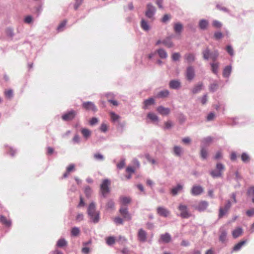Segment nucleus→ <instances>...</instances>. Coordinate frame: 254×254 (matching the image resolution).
<instances>
[{"label": "nucleus", "mask_w": 254, "mask_h": 254, "mask_svg": "<svg viewBox=\"0 0 254 254\" xmlns=\"http://www.w3.org/2000/svg\"><path fill=\"white\" fill-rule=\"evenodd\" d=\"M96 209L95 203L94 202H91L87 209V213L94 223H97L100 220V212L97 211Z\"/></svg>", "instance_id": "nucleus-1"}, {"label": "nucleus", "mask_w": 254, "mask_h": 254, "mask_svg": "<svg viewBox=\"0 0 254 254\" xmlns=\"http://www.w3.org/2000/svg\"><path fill=\"white\" fill-rule=\"evenodd\" d=\"M203 58L205 60H208L209 59H211L213 62H215L219 56V53L217 50H214L211 52L210 50L207 47L203 50L202 52Z\"/></svg>", "instance_id": "nucleus-2"}, {"label": "nucleus", "mask_w": 254, "mask_h": 254, "mask_svg": "<svg viewBox=\"0 0 254 254\" xmlns=\"http://www.w3.org/2000/svg\"><path fill=\"white\" fill-rule=\"evenodd\" d=\"M216 170H214L210 172V175L213 178L221 177L222 176V172L225 169V167L223 164L221 163H218L216 164Z\"/></svg>", "instance_id": "nucleus-3"}, {"label": "nucleus", "mask_w": 254, "mask_h": 254, "mask_svg": "<svg viewBox=\"0 0 254 254\" xmlns=\"http://www.w3.org/2000/svg\"><path fill=\"white\" fill-rule=\"evenodd\" d=\"M111 182L108 179H105L103 181L102 183L100 186V190L102 195L104 197H106L108 193L110 192L109 186Z\"/></svg>", "instance_id": "nucleus-4"}, {"label": "nucleus", "mask_w": 254, "mask_h": 254, "mask_svg": "<svg viewBox=\"0 0 254 254\" xmlns=\"http://www.w3.org/2000/svg\"><path fill=\"white\" fill-rule=\"evenodd\" d=\"M156 11L155 7L151 3H149L146 5V10L145 12V15L148 18L153 20Z\"/></svg>", "instance_id": "nucleus-5"}, {"label": "nucleus", "mask_w": 254, "mask_h": 254, "mask_svg": "<svg viewBox=\"0 0 254 254\" xmlns=\"http://www.w3.org/2000/svg\"><path fill=\"white\" fill-rule=\"evenodd\" d=\"M178 209L181 212L180 216L182 218H189L191 216V214L189 211L187 205L180 204L178 206Z\"/></svg>", "instance_id": "nucleus-6"}, {"label": "nucleus", "mask_w": 254, "mask_h": 254, "mask_svg": "<svg viewBox=\"0 0 254 254\" xmlns=\"http://www.w3.org/2000/svg\"><path fill=\"white\" fill-rule=\"evenodd\" d=\"M185 75L187 79L191 81L195 77L194 67L191 65L188 66L186 69Z\"/></svg>", "instance_id": "nucleus-7"}, {"label": "nucleus", "mask_w": 254, "mask_h": 254, "mask_svg": "<svg viewBox=\"0 0 254 254\" xmlns=\"http://www.w3.org/2000/svg\"><path fill=\"white\" fill-rule=\"evenodd\" d=\"M76 112L73 110H71L67 113L64 114L62 118L64 121H71L73 120L76 115Z\"/></svg>", "instance_id": "nucleus-8"}, {"label": "nucleus", "mask_w": 254, "mask_h": 254, "mask_svg": "<svg viewBox=\"0 0 254 254\" xmlns=\"http://www.w3.org/2000/svg\"><path fill=\"white\" fill-rule=\"evenodd\" d=\"M119 212L125 220H131V216L129 213L127 208L121 207L119 209Z\"/></svg>", "instance_id": "nucleus-9"}, {"label": "nucleus", "mask_w": 254, "mask_h": 254, "mask_svg": "<svg viewBox=\"0 0 254 254\" xmlns=\"http://www.w3.org/2000/svg\"><path fill=\"white\" fill-rule=\"evenodd\" d=\"M82 107L87 110H91L94 112L97 111V107L92 102L88 101L83 102L82 104Z\"/></svg>", "instance_id": "nucleus-10"}, {"label": "nucleus", "mask_w": 254, "mask_h": 254, "mask_svg": "<svg viewBox=\"0 0 254 254\" xmlns=\"http://www.w3.org/2000/svg\"><path fill=\"white\" fill-rule=\"evenodd\" d=\"M203 188L200 186H193L191 190V193L192 195H199L203 192Z\"/></svg>", "instance_id": "nucleus-11"}, {"label": "nucleus", "mask_w": 254, "mask_h": 254, "mask_svg": "<svg viewBox=\"0 0 254 254\" xmlns=\"http://www.w3.org/2000/svg\"><path fill=\"white\" fill-rule=\"evenodd\" d=\"M208 204V202L206 201H200L195 207V209L199 212L204 211L207 209Z\"/></svg>", "instance_id": "nucleus-12"}, {"label": "nucleus", "mask_w": 254, "mask_h": 254, "mask_svg": "<svg viewBox=\"0 0 254 254\" xmlns=\"http://www.w3.org/2000/svg\"><path fill=\"white\" fill-rule=\"evenodd\" d=\"M156 211L158 215L164 217H167L170 214V211L167 209L162 206L158 207Z\"/></svg>", "instance_id": "nucleus-13"}, {"label": "nucleus", "mask_w": 254, "mask_h": 254, "mask_svg": "<svg viewBox=\"0 0 254 254\" xmlns=\"http://www.w3.org/2000/svg\"><path fill=\"white\" fill-rule=\"evenodd\" d=\"M181 82L178 79H174L170 81L169 86L170 88L173 89H179L181 87Z\"/></svg>", "instance_id": "nucleus-14"}, {"label": "nucleus", "mask_w": 254, "mask_h": 254, "mask_svg": "<svg viewBox=\"0 0 254 254\" xmlns=\"http://www.w3.org/2000/svg\"><path fill=\"white\" fill-rule=\"evenodd\" d=\"M137 238L140 242H145L147 238L146 232L141 228L139 229L137 233Z\"/></svg>", "instance_id": "nucleus-15"}, {"label": "nucleus", "mask_w": 254, "mask_h": 254, "mask_svg": "<svg viewBox=\"0 0 254 254\" xmlns=\"http://www.w3.org/2000/svg\"><path fill=\"white\" fill-rule=\"evenodd\" d=\"M171 240V236L168 233L161 234L159 240V243H168Z\"/></svg>", "instance_id": "nucleus-16"}, {"label": "nucleus", "mask_w": 254, "mask_h": 254, "mask_svg": "<svg viewBox=\"0 0 254 254\" xmlns=\"http://www.w3.org/2000/svg\"><path fill=\"white\" fill-rule=\"evenodd\" d=\"M220 232L221 233L219 236V241L221 243H224L227 240V232L226 230L224 229L223 227L220 228Z\"/></svg>", "instance_id": "nucleus-17"}, {"label": "nucleus", "mask_w": 254, "mask_h": 254, "mask_svg": "<svg viewBox=\"0 0 254 254\" xmlns=\"http://www.w3.org/2000/svg\"><path fill=\"white\" fill-rule=\"evenodd\" d=\"M156 110L160 114L163 116H167L170 113V109L169 108H165L162 106L158 107Z\"/></svg>", "instance_id": "nucleus-18"}, {"label": "nucleus", "mask_w": 254, "mask_h": 254, "mask_svg": "<svg viewBox=\"0 0 254 254\" xmlns=\"http://www.w3.org/2000/svg\"><path fill=\"white\" fill-rule=\"evenodd\" d=\"M209 25V21L204 19L199 20L198 23V27L202 30H205L207 29Z\"/></svg>", "instance_id": "nucleus-19"}, {"label": "nucleus", "mask_w": 254, "mask_h": 254, "mask_svg": "<svg viewBox=\"0 0 254 254\" xmlns=\"http://www.w3.org/2000/svg\"><path fill=\"white\" fill-rule=\"evenodd\" d=\"M184 59L188 63L190 64L195 61V57L192 53H187L184 56Z\"/></svg>", "instance_id": "nucleus-20"}, {"label": "nucleus", "mask_w": 254, "mask_h": 254, "mask_svg": "<svg viewBox=\"0 0 254 254\" xmlns=\"http://www.w3.org/2000/svg\"><path fill=\"white\" fill-rule=\"evenodd\" d=\"M203 87V84L202 82H198L196 84L193 88L191 89V92L195 94L199 92Z\"/></svg>", "instance_id": "nucleus-21"}, {"label": "nucleus", "mask_w": 254, "mask_h": 254, "mask_svg": "<svg viewBox=\"0 0 254 254\" xmlns=\"http://www.w3.org/2000/svg\"><path fill=\"white\" fill-rule=\"evenodd\" d=\"M120 201L122 205H126L131 202V199L128 196H121Z\"/></svg>", "instance_id": "nucleus-22"}, {"label": "nucleus", "mask_w": 254, "mask_h": 254, "mask_svg": "<svg viewBox=\"0 0 254 254\" xmlns=\"http://www.w3.org/2000/svg\"><path fill=\"white\" fill-rule=\"evenodd\" d=\"M173 153L175 155L180 157L183 153V149L180 146H175L173 147Z\"/></svg>", "instance_id": "nucleus-23"}, {"label": "nucleus", "mask_w": 254, "mask_h": 254, "mask_svg": "<svg viewBox=\"0 0 254 254\" xmlns=\"http://www.w3.org/2000/svg\"><path fill=\"white\" fill-rule=\"evenodd\" d=\"M183 189V186L181 184H178L176 187L173 188L171 190V193L173 195L175 196L178 194V192L181 191Z\"/></svg>", "instance_id": "nucleus-24"}, {"label": "nucleus", "mask_w": 254, "mask_h": 254, "mask_svg": "<svg viewBox=\"0 0 254 254\" xmlns=\"http://www.w3.org/2000/svg\"><path fill=\"white\" fill-rule=\"evenodd\" d=\"M169 90L167 89L161 90L157 93L156 97L158 98H165L169 96Z\"/></svg>", "instance_id": "nucleus-25"}, {"label": "nucleus", "mask_w": 254, "mask_h": 254, "mask_svg": "<svg viewBox=\"0 0 254 254\" xmlns=\"http://www.w3.org/2000/svg\"><path fill=\"white\" fill-rule=\"evenodd\" d=\"M154 102L155 101L153 98H149L145 100L143 102L144 105L143 106V108L144 109H147L149 106L154 104Z\"/></svg>", "instance_id": "nucleus-26"}, {"label": "nucleus", "mask_w": 254, "mask_h": 254, "mask_svg": "<svg viewBox=\"0 0 254 254\" xmlns=\"http://www.w3.org/2000/svg\"><path fill=\"white\" fill-rule=\"evenodd\" d=\"M140 27L145 31H148L150 29V27L147 22L144 19H142L141 21Z\"/></svg>", "instance_id": "nucleus-27"}, {"label": "nucleus", "mask_w": 254, "mask_h": 254, "mask_svg": "<svg viewBox=\"0 0 254 254\" xmlns=\"http://www.w3.org/2000/svg\"><path fill=\"white\" fill-rule=\"evenodd\" d=\"M155 53H157L159 57L161 59H166L167 58V52L163 49H159L156 51Z\"/></svg>", "instance_id": "nucleus-28"}, {"label": "nucleus", "mask_w": 254, "mask_h": 254, "mask_svg": "<svg viewBox=\"0 0 254 254\" xmlns=\"http://www.w3.org/2000/svg\"><path fill=\"white\" fill-rule=\"evenodd\" d=\"M231 71H232L231 66H230V65L226 66L223 70V76L225 77H228L231 73Z\"/></svg>", "instance_id": "nucleus-29"}, {"label": "nucleus", "mask_w": 254, "mask_h": 254, "mask_svg": "<svg viewBox=\"0 0 254 254\" xmlns=\"http://www.w3.org/2000/svg\"><path fill=\"white\" fill-rule=\"evenodd\" d=\"M162 44H164L167 48H171L173 46V43L171 41V38L169 37H167L162 41Z\"/></svg>", "instance_id": "nucleus-30"}, {"label": "nucleus", "mask_w": 254, "mask_h": 254, "mask_svg": "<svg viewBox=\"0 0 254 254\" xmlns=\"http://www.w3.org/2000/svg\"><path fill=\"white\" fill-rule=\"evenodd\" d=\"M0 222L6 227H9L11 224V221L7 220L6 217L3 215L0 216Z\"/></svg>", "instance_id": "nucleus-31"}, {"label": "nucleus", "mask_w": 254, "mask_h": 254, "mask_svg": "<svg viewBox=\"0 0 254 254\" xmlns=\"http://www.w3.org/2000/svg\"><path fill=\"white\" fill-rule=\"evenodd\" d=\"M243 233V229L242 228L239 227L236 229L234 230L232 232V235L234 238H237L241 236Z\"/></svg>", "instance_id": "nucleus-32"}, {"label": "nucleus", "mask_w": 254, "mask_h": 254, "mask_svg": "<svg viewBox=\"0 0 254 254\" xmlns=\"http://www.w3.org/2000/svg\"><path fill=\"white\" fill-rule=\"evenodd\" d=\"M81 132L84 137L86 139L89 138L91 134V131L89 129L86 128H82L81 130Z\"/></svg>", "instance_id": "nucleus-33"}, {"label": "nucleus", "mask_w": 254, "mask_h": 254, "mask_svg": "<svg viewBox=\"0 0 254 254\" xmlns=\"http://www.w3.org/2000/svg\"><path fill=\"white\" fill-rule=\"evenodd\" d=\"M246 243V240L242 241L237 244L233 249V251H239L243 246H244Z\"/></svg>", "instance_id": "nucleus-34"}, {"label": "nucleus", "mask_w": 254, "mask_h": 254, "mask_svg": "<svg viewBox=\"0 0 254 254\" xmlns=\"http://www.w3.org/2000/svg\"><path fill=\"white\" fill-rule=\"evenodd\" d=\"M174 28L176 33H180L183 30V25L180 23H177L175 24Z\"/></svg>", "instance_id": "nucleus-35"}, {"label": "nucleus", "mask_w": 254, "mask_h": 254, "mask_svg": "<svg viewBox=\"0 0 254 254\" xmlns=\"http://www.w3.org/2000/svg\"><path fill=\"white\" fill-rule=\"evenodd\" d=\"M211 66V69L212 72L215 74H217L218 73V68L219 67V63H215L214 62L210 64Z\"/></svg>", "instance_id": "nucleus-36"}, {"label": "nucleus", "mask_w": 254, "mask_h": 254, "mask_svg": "<svg viewBox=\"0 0 254 254\" xmlns=\"http://www.w3.org/2000/svg\"><path fill=\"white\" fill-rule=\"evenodd\" d=\"M218 84L216 82H214L213 83L210 84L209 87L210 91L214 92L216 91L218 88Z\"/></svg>", "instance_id": "nucleus-37"}, {"label": "nucleus", "mask_w": 254, "mask_h": 254, "mask_svg": "<svg viewBox=\"0 0 254 254\" xmlns=\"http://www.w3.org/2000/svg\"><path fill=\"white\" fill-rule=\"evenodd\" d=\"M106 207L108 209H111L113 210L115 208V203L113 199H110L108 200L107 204H106Z\"/></svg>", "instance_id": "nucleus-38"}, {"label": "nucleus", "mask_w": 254, "mask_h": 254, "mask_svg": "<svg viewBox=\"0 0 254 254\" xmlns=\"http://www.w3.org/2000/svg\"><path fill=\"white\" fill-rule=\"evenodd\" d=\"M115 238L113 236H110L106 238V243L109 246H112L115 243Z\"/></svg>", "instance_id": "nucleus-39"}, {"label": "nucleus", "mask_w": 254, "mask_h": 254, "mask_svg": "<svg viewBox=\"0 0 254 254\" xmlns=\"http://www.w3.org/2000/svg\"><path fill=\"white\" fill-rule=\"evenodd\" d=\"M80 233V229L79 228L74 227L72 228L71 231V234L73 237H76L79 235Z\"/></svg>", "instance_id": "nucleus-40"}, {"label": "nucleus", "mask_w": 254, "mask_h": 254, "mask_svg": "<svg viewBox=\"0 0 254 254\" xmlns=\"http://www.w3.org/2000/svg\"><path fill=\"white\" fill-rule=\"evenodd\" d=\"M66 245H67V242L64 239H60V240H58V241L57 242V246L58 247H60V248L65 246H66Z\"/></svg>", "instance_id": "nucleus-41"}, {"label": "nucleus", "mask_w": 254, "mask_h": 254, "mask_svg": "<svg viewBox=\"0 0 254 254\" xmlns=\"http://www.w3.org/2000/svg\"><path fill=\"white\" fill-rule=\"evenodd\" d=\"M228 211H226L222 207H220L219 210L218 218H222Z\"/></svg>", "instance_id": "nucleus-42"}, {"label": "nucleus", "mask_w": 254, "mask_h": 254, "mask_svg": "<svg viewBox=\"0 0 254 254\" xmlns=\"http://www.w3.org/2000/svg\"><path fill=\"white\" fill-rule=\"evenodd\" d=\"M147 118L152 121H157L158 117L154 113H149L147 116Z\"/></svg>", "instance_id": "nucleus-43"}, {"label": "nucleus", "mask_w": 254, "mask_h": 254, "mask_svg": "<svg viewBox=\"0 0 254 254\" xmlns=\"http://www.w3.org/2000/svg\"><path fill=\"white\" fill-rule=\"evenodd\" d=\"M213 37L216 40H219L223 37V34L220 31H216L214 33Z\"/></svg>", "instance_id": "nucleus-44"}, {"label": "nucleus", "mask_w": 254, "mask_h": 254, "mask_svg": "<svg viewBox=\"0 0 254 254\" xmlns=\"http://www.w3.org/2000/svg\"><path fill=\"white\" fill-rule=\"evenodd\" d=\"M200 156L203 159H205L207 157V151L204 147H201L200 151Z\"/></svg>", "instance_id": "nucleus-45"}, {"label": "nucleus", "mask_w": 254, "mask_h": 254, "mask_svg": "<svg viewBox=\"0 0 254 254\" xmlns=\"http://www.w3.org/2000/svg\"><path fill=\"white\" fill-rule=\"evenodd\" d=\"M92 190L89 186H86L85 188L84 192L87 197H89L92 193Z\"/></svg>", "instance_id": "nucleus-46"}, {"label": "nucleus", "mask_w": 254, "mask_h": 254, "mask_svg": "<svg viewBox=\"0 0 254 254\" xmlns=\"http://www.w3.org/2000/svg\"><path fill=\"white\" fill-rule=\"evenodd\" d=\"M241 159L245 163L249 162L250 159L249 155L245 152L242 153L241 155Z\"/></svg>", "instance_id": "nucleus-47"}, {"label": "nucleus", "mask_w": 254, "mask_h": 254, "mask_svg": "<svg viewBox=\"0 0 254 254\" xmlns=\"http://www.w3.org/2000/svg\"><path fill=\"white\" fill-rule=\"evenodd\" d=\"M110 115H111V119L113 122H116V121H118L120 118V116H119L118 115L116 114L115 113L113 112L110 113Z\"/></svg>", "instance_id": "nucleus-48"}, {"label": "nucleus", "mask_w": 254, "mask_h": 254, "mask_svg": "<svg viewBox=\"0 0 254 254\" xmlns=\"http://www.w3.org/2000/svg\"><path fill=\"white\" fill-rule=\"evenodd\" d=\"M181 58V55L179 53H174L172 55V60L174 61H179Z\"/></svg>", "instance_id": "nucleus-49"}, {"label": "nucleus", "mask_w": 254, "mask_h": 254, "mask_svg": "<svg viewBox=\"0 0 254 254\" xmlns=\"http://www.w3.org/2000/svg\"><path fill=\"white\" fill-rule=\"evenodd\" d=\"M114 222L117 225H122L124 223L123 219L120 217H116L114 218Z\"/></svg>", "instance_id": "nucleus-50"}, {"label": "nucleus", "mask_w": 254, "mask_h": 254, "mask_svg": "<svg viewBox=\"0 0 254 254\" xmlns=\"http://www.w3.org/2000/svg\"><path fill=\"white\" fill-rule=\"evenodd\" d=\"M94 158L97 160L103 161L104 160V156L100 153H96L94 154Z\"/></svg>", "instance_id": "nucleus-51"}, {"label": "nucleus", "mask_w": 254, "mask_h": 254, "mask_svg": "<svg viewBox=\"0 0 254 254\" xmlns=\"http://www.w3.org/2000/svg\"><path fill=\"white\" fill-rule=\"evenodd\" d=\"M6 35L10 37H12L14 36L13 29L11 28H7L6 29Z\"/></svg>", "instance_id": "nucleus-52"}, {"label": "nucleus", "mask_w": 254, "mask_h": 254, "mask_svg": "<svg viewBox=\"0 0 254 254\" xmlns=\"http://www.w3.org/2000/svg\"><path fill=\"white\" fill-rule=\"evenodd\" d=\"M66 23V21L64 20L61 22L57 27V30L59 32L63 31V28L65 26Z\"/></svg>", "instance_id": "nucleus-53"}, {"label": "nucleus", "mask_w": 254, "mask_h": 254, "mask_svg": "<svg viewBox=\"0 0 254 254\" xmlns=\"http://www.w3.org/2000/svg\"><path fill=\"white\" fill-rule=\"evenodd\" d=\"M232 204L230 200H228L226 203L225 204L224 207H223L226 211H229V209L231 207Z\"/></svg>", "instance_id": "nucleus-54"}, {"label": "nucleus", "mask_w": 254, "mask_h": 254, "mask_svg": "<svg viewBox=\"0 0 254 254\" xmlns=\"http://www.w3.org/2000/svg\"><path fill=\"white\" fill-rule=\"evenodd\" d=\"M212 25L216 28H220L222 25L220 22L215 20L212 22Z\"/></svg>", "instance_id": "nucleus-55"}, {"label": "nucleus", "mask_w": 254, "mask_h": 254, "mask_svg": "<svg viewBox=\"0 0 254 254\" xmlns=\"http://www.w3.org/2000/svg\"><path fill=\"white\" fill-rule=\"evenodd\" d=\"M172 127V124L171 121H168L165 123V127L164 128L165 129H170Z\"/></svg>", "instance_id": "nucleus-56"}, {"label": "nucleus", "mask_w": 254, "mask_h": 254, "mask_svg": "<svg viewBox=\"0 0 254 254\" xmlns=\"http://www.w3.org/2000/svg\"><path fill=\"white\" fill-rule=\"evenodd\" d=\"M247 194L249 196L254 195V186L250 187L247 191Z\"/></svg>", "instance_id": "nucleus-57"}, {"label": "nucleus", "mask_w": 254, "mask_h": 254, "mask_svg": "<svg viewBox=\"0 0 254 254\" xmlns=\"http://www.w3.org/2000/svg\"><path fill=\"white\" fill-rule=\"evenodd\" d=\"M83 0H75V3L74 4V9L77 10L79 6L82 4Z\"/></svg>", "instance_id": "nucleus-58"}, {"label": "nucleus", "mask_w": 254, "mask_h": 254, "mask_svg": "<svg viewBox=\"0 0 254 254\" xmlns=\"http://www.w3.org/2000/svg\"><path fill=\"white\" fill-rule=\"evenodd\" d=\"M227 52L231 55H234V51L231 46L228 45L226 47Z\"/></svg>", "instance_id": "nucleus-59"}, {"label": "nucleus", "mask_w": 254, "mask_h": 254, "mask_svg": "<svg viewBox=\"0 0 254 254\" xmlns=\"http://www.w3.org/2000/svg\"><path fill=\"white\" fill-rule=\"evenodd\" d=\"M125 165V159L122 160L119 163L117 164V168L119 169H123Z\"/></svg>", "instance_id": "nucleus-60"}, {"label": "nucleus", "mask_w": 254, "mask_h": 254, "mask_svg": "<svg viewBox=\"0 0 254 254\" xmlns=\"http://www.w3.org/2000/svg\"><path fill=\"white\" fill-rule=\"evenodd\" d=\"M5 96L9 98H11L13 96V91L11 89L8 90L5 92Z\"/></svg>", "instance_id": "nucleus-61"}, {"label": "nucleus", "mask_w": 254, "mask_h": 254, "mask_svg": "<svg viewBox=\"0 0 254 254\" xmlns=\"http://www.w3.org/2000/svg\"><path fill=\"white\" fill-rule=\"evenodd\" d=\"M215 116V115L214 113L211 112L207 116V120L208 121H212Z\"/></svg>", "instance_id": "nucleus-62"}, {"label": "nucleus", "mask_w": 254, "mask_h": 254, "mask_svg": "<svg viewBox=\"0 0 254 254\" xmlns=\"http://www.w3.org/2000/svg\"><path fill=\"white\" fill-rule=\"evenodd\" d=\"M246 214L249 217H253V216H254V208L248 210L246 211Z\"/></svg>", "instance_id": "nucleus-63"}, {"label": "nucleus", "mask_w": 254, "mask_h": 254, "mask_svg": "<svg viewBox=\"0 0 254 254\" xmlns=\"http://www.w3.org/2000/svg\"><path fill=\"white\" fill-rule=\"evenodd\" d=\"M100 130L103 132H106L108 130V126L107 125L102 124L100 127Z\"/></svg>", "instance_id": "nucleus-64"}]
</instances>
